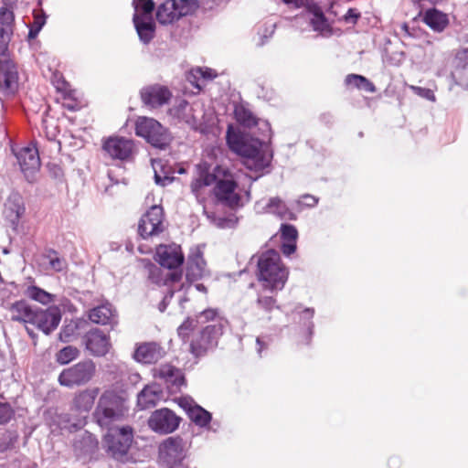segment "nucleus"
Here are the masks:
<instances>
[{
    "instance_id": "nucleus-36",
    "label": "nucleus",
    "mask_w": 468,
    "mask_h": 468,
    "mask_svg": "<svg viewBox=\"0 0 468 468\" xmlns=\"http://www.w3.org/2000/svg\"><path fill=\"white\" fill-rule=\"evenodd\" d=\"M256 307L257 309L263 312L268 319H271L270 314L274 311H280L281 308L277 304V300L272 295H267L263 292H259L258 297L256 299Z\"/></svg>"
},
{
    "instance_id": "nucleus-4",
    "label": "nucleus",
    "mask_w": 468,
    "mask_h": 468,
    "mask_svg": "<svg viewBox=\"0 0 468 468\" xmlns=\"http://www.w3.org/2000/svg\"><path fill=\"white\" fill-rule=\"evenodd\" d=\"M128 410L125 399L115 391L107 390L99 398L92 416L100 427L107 429L115 426V422L122 420Z\"/></svg>"
},
{
    "instance_id": "nucleus-49",
    "label": "nucleus",
    "mask_w": 468,
    "mask_h": 468,
    "mask_svg": "<svg viewBox=\"0 0 468 468\" xmlns=\"http://www.w3.org/2000/svg\"><path fill=\"white\" fill-rule=\"evenodd\" d=\"M17 440V435L10 431L0 437V452H5L14 447Z\"/></svg>"
},
{
    "instance_id": "nucleus-63",
    "label": "nucleus",
    "mask_w": 468,
    "mask_h": 468,
    "mask_svg": "<svg viewBox=\"0 0 468 468\" xmlns=\"http://www.w3.org/2000/svg\"><path fill=\"white\" fill-rule=\"evenodd\" d=\"M319 120L321 122H323L324 124H325L326 126H329V127L332 126L335 122L334 115L329 112H323L319 116Z\"/></svg>"
},
{
    "instance_id": "nucleus-3",
    "label": "nucleus",
    "mask_w": 468,
    "mask_h": 468,
    "mask_svg": "<svg viewBox=\"0 0 468 468\" xmlns=\"http://www.w3.org/2000/svg\"><path fill=\"white\" fill-rule=\"evenodd\" d=\"M256 275L264 290L274 292L284 288L289 270L282 261L280 253L271 249L258 257Z\"/></svg>"
},
{
    "instance_id": "nucleus-34",
    "label": "nucleus",
    "mask_w": 468,
    "mask_h": 468,
    "mask_svg": "<svg viewBox=\"0 0 468 468\" xmlns=\"http://www.w3.org/2000/svg\"><path fill=\"white\" fill-rule=\"evenodd\" d=\"M307 12L313 16L311 24L314 30H324L327 27V18L322 7L314 2L307 4Z\"/></svg>"
},
{
    "instance_id": "nucleus-46",
    "label": "nucleus",
    "mask_w": 468,
    "mask_h": 468,
    "mask_svg": "<svg viewBox=\"0 0 468 468\" xmlns=\"http://www.w3.org/2000/svg\"><path fill=\"white\" fill-rule=\"evenodd\" d=\"M47 258L48 259L49 265L56 271H62L66 267V261L64 258L58 257V253L50 249L48 250Z\"/></svg>"
},
{
    "instance_id": "nucleus-15",
    "label": "nucleus",
    "mask_w": 468,
    "mask_h": 468,
    "mask_svg": "<svg viewBox=\"0 0 468 468\" xmlns=\"http://www.w3.org/2000/svg\"><path fill=\"white\" fill-rule=\"evenodd\" d=\"M26 214V204L19 191L13 189L7 196L3 209V216L9 222L13 230L16 231L21 218Z\"/></svg>"
},
{
    "instance_id": "nucleus-39",
    "label": "nucleus",
    "mask_w": 468,
    "mask_h": 468,
    "mask_svg": "<svg viewBox=\"0 0 468 468\" xmlns=\"http://www.w3.org/2000/svg\"><path fill=\"white\" fill-rule=\"evenodd\" d=\"M199 178L202 180V184L206 186H209L213 184L217 185V181L219 179L218 175L220 172L223 173V168L220 165H216L213 173L209 172V167L207 164L203 166L199 165Z\"/></svg>"
},
{
    "instance_id": "nucleus-6",
    "label": "nucleus",
    "mask_w": 468,
    "mask_h": 468,
    "mask_svg": "<svg viewBox=\"0 0 468 468\" xmlns=\"http://www.w3.org/2000/svg\"><path fill=\"white\" fill-rule=\"evenodd\" d=\"M133 440V430L129 425L107 428L103 437L107 452L117 461H123Z\"/></svg>"
},
{
    "instance_id": "nucleus-17",
    "label": "nucleus",
    "mask_w": 468,
    "mask_h": 468,
    "mask_svg": "<svg viewBox=\"0 0 468 468\" xmlns=\"http://www.w3.org/2000/svg\"><path fill=\"white\" fill-rule=\"evenodd\" d=\"M86 350L95 357L106 356L112 346L110 336L99 328L89 330L83 336Z\"/></svg>"
},
{
    "instance_id": "nucleus-28",
    "label": "nucleus",
    "mask_w": 468,
    "mask_h": 468,
    "mask_svg": "<svg viewBox=\"0 0 468 468\" xmlns=\"http://www.w3.org/2000/svg\"><path fill=\"white\" fill-rule=\"evenodd\" d=\"M452 77L456 84L468 88V48L457 52Z\"/></svg>"
},
{
    "instance_id": "nucleus-23",
    "label": "nucleus",
    "mask_w": 468,
    "mask_h": 468,
    "mask_svg": "<svg viewBox=\"0 0 468 468\" xmlns=\"http://www.w3.org/2000/svg\"><path fill=\"white\" fill-rule=\"evenodd\" d=\"M163 398V388L159 384L146 385L137 395V407L140 410L154 408Z\"/></svg>"
},
{
    "instance_id": "nucleus-57",
    "label": "nucleus",
    "mask_w": 468,
    "mask_h": 468,
    "mask_svg": "<svg viewBox=\"0 0 468 468\" xmlns=\"http://www.w3.org/2000/svg\"><path fill=\"white\" fill-rule=\"evenodd\" d=\"M174 291L170 290L164 296L163 300L158 304V310L160 313H164L167 306L169 305L172 298L174 297Z\"/></svg>"
},
{
    "instance_id": "nucleus-24",
    "label": "nucleus",
    "mask_w": 468,
    "mask_h": 468,
    "mask_svg": "<svg viewBox=\"0 0 468 468\" xmlns=\"http://www.w3.org/2000/svg\"><path fill=\"white\" fill-rule=\"evenodd\" d=\"M73 446L79 457L91 459L99 450V441L95 435L85 431L75 441Z\"/></svg>"
},
{
    "instance_id": "nucleus-29",
    "label": "nucleus",
    "mask_w": 468,
    "mask_h": 468,
    "mask_svg": "<svg viewBox=\"0 0 468 468\" xmlns=\"http://www.w3.org/2000/svg\"><path fill=\"white\" fill-rule=\"evenodd\" d=\"M422 21L434 32H442L449 25L448 15L435 8H427L422 14Z\"/></svg>"
},
{
    "instance_id": "nucleus-35",
    "label": "nucleus",
    "mask_w": 468,
    "mask_h": 468,
    "mask_svg": "<svg viewBox=\"0 0 468 468\" xmlns=\"http://www.w3.org/2000/svg\"><path fill=\"white\" fill-rule=\"evenodd\" d=\"M187 417L200 428L207 427L212 420V414L198 404H195L193 409L189 410Z\"/></svg>"
},
{
    "instance_id": "nucleus-33",
    "label": "nucleus",
    "mask_w": 468,
    "mask_h": 468,
    "mask_svg": "<svg viewBox=\"0 0 468 468\" xmlns=\"http://www.w3.org/2000/svg\"><path fill=\"white\" fill-rule=\"evenodd\" d=\"M345 84L357 90L373 93L377 90L374 83L363 75L351 73L346 76Z\"/></svg>"
},
{
    "instance_id": "nucleus-47",
    "label": "nucleus",
    "mask_w": 468,
    "mask_h": 468,
    "mask_svg": "<svg viewBox=\"0 0 468 468\" xmlns=\"http://www.w3.org/2000/svg\"><path fill=\"white\" fill-rule=\"evenodd\" d=\"M282 241H296L298 238L297 229L288 223H282L280 228Z\"/></svg>"
},
{
    "instance_id": "nucleus-37",
    "label": "nucleus",
    "mask_w": 468,
    "mask_h": 468,
    "mask_svg": "<svg viewBox=\"0 0 468 468\" xmlns=\"http://www.w3.org/2000/svg\"><path fill=\"white\" fill-rule=\"evenodd\" d=\"M80 355V351L77 346L69 345L55 354V361L60 366H66L76 360Z\"/></svg>"
},
{
    "instance_id": "nucleus-30",
    "label": "nucleus",
    "mask_w": 468,
    "mask_h": 468,
    "mask_svg": "<svg viewBox=\"0 0 468 468\" xmlns=\"http://www.w3.org/2000/svg\"><path fill=\"white\" fill-rule=\"evenodd\" d=\"M264 213H271L282 220H296V214L280 197L269 198L264 207Z\"/></svg>"
},
{
    "instance_id": "nucleus-60",
    "label": "nucleus",
    "mask_w": 468,
    "mask_h": 468,
    "mask_svg": "<svg viewBox=\"0 0 468 468\" xmlns=\"http://www.w3.org/2000/svg\"><path fill=\"white\" fill-rule=\"evenodd\" d=\"M196 71L197 73L200 74L201 78L204 80H213L217 77V73L209 68H197Z\"/></svg>"
},
{
    "instance_id": "nucleus-18",
    "label": "nucleus",
    "mask_w": 468,
    "mask_h": 468,
    "mask_svg": "<svg viewBox=\"0 0 468 468\" xmlns=\"http://www.w3.org/2000/svg\"><path fill=\"white\" fill-rule=\"evenodd\" d=\"M15 15L5 6L0 7V57L9 56V43L14 33Z\"/></svg>"
},
{
    "instance_id": "nucleus-45",
    "label": "nucleus",
    "mask_w": 468,
    "mask_h": 468,
    "mask_svg": "<svg viewBox=\"0 0 468 468\" xmlns=\"http://www.w3.org/2000/svg\"><path fill=\"white\" fill-rule=\"evenodd\" d=\"M207 218L218 229H234L238 224L236 217H217L213 214L212 216L207 215Z\"/></svg>"
},
{
    "instance_id": "nucleus-20",
    "label": "nucleus",
    "mask_w": 468,
    "mask_h": 468,
    "mask_svg": "<svg viewBox=\"0 0 468 468\" xmlns=\"http://www.w3.org/2000/svg\"><path fill=\"white\" fill-rule=\"evenodd\" d=\"M141 99L144 104L150 108H157L166 104L172 93L165 86L154 84L144 87L140 91Z\"/></svg>"
},
{
    "instance_id": "nucleus-54",
    "label": "nucleus",
    "mask_w": 468,
    "mask_h": 468,
    "mask_svg": "<svg viewBox=\"0 0 468 468\" xmlns=\"http://www.w3.org/2000/svg\"><path fill=\"white\" fill-rule=\"evenodd\" d=\"M47 168L48 171V174L50 177L57 179V180H62L64 176V172L62 167L56 163H48L47 165Z\"/></svg>"
},
{
    "instance_id": "nucleus-51",
    "label": "nucleus",
    "mask_w": 468,
    "mask_h": 468,
    "mask_svg": "<svg viewBox=\"0 0 468 468\" xmlns=\"http://www.w3.org/2000/svg\"><path fill=\"white\" fill-rule=\"evenodd\" d=\"M179 368L176 367L172 365H163L160 367L158 370V376L160 378H163L165 381L166 379H171L174 374H176Z\"/></svg>"
},
{
    "instance_id": "nucleus-1",
    "label": "nucleus",
    "mask_w": 468,
    "mask_h": 468,
    "mask_svg": "<svg viewBox=\"0 0 468 468\" xmlns=\"http://www.w3.org/2000/svg\"><path fill=\"white\" fill-rule=\"evenodd\" d=\"M236 121L246 128L258 126L262 139L254 137L248 133L241 132L232 124L228 125L226 142L229 150L244 158V165L253 172H262L271 166L273 157L265 137L271 134V124L268 121L257 119L253 113L243 106L236 107L234 110Z\"/></svg>"
},
{
    "instance_id": "nucleus-8",
    "label": "nucleus",
    "mask_w": 468,
    "mask_h": 468,
    "mask_svg": "<svg viewBox=\"0 0 468 468\" xmlns=\"http://www.w3.org/2000/svg\"><path fill=\"white\" fill-rule=\"evenodd\" d=\"M226 319H219L217 323L203 327L190 342V353L195 357L206 356L213 351L218 344L219 337L223 335Z\"/></svg>"
},
{
    "instance_id": "nucleus-55",
    "label": "nucleus",
    "mask_w": 468,
    "mask_h": 468,
    "mask_svg": "<svg viewBox=\"0 0 468 468\" xmlns=\"http://www.w3.org/2000/svg\"><path fill=\"white\" fill-rule=\"evenodd\" d=\"M34 21L32 26L39 27L40 29L46 25L48 16L43 9L39 11H33Z\"/></svg>"
},
{
    "instance_id": "nucleus-25",
    "label": "nucleus",
    "mask_w": 468,
    "mask_h": 468,
    "mask_svg": "<svg viewBox=\"0 0 468 468\" xmlns=\"http://www.w3.org/2000/svg\"><path fill=\"white\" fill-rule=\"evenodd\" d=\"M162 356V348L154 342L139 345L133 355L134 360L143 364L156 363Z\"/></svg>"
},
{
    "instance_id": "nucleus-64",
    "label": "nucleus",
    "mask_w": 468,
    "mask_h": 468,
    "mask_svg": "<svg viewBox=\"0 0 468 468\" xmlns=\"http://www.w3.org/2000/svg\"><path fill=\"white\" fill-rule=\"evenodd\" d=\"M182 271L181 270H174L170 273L167 274L166 281H170L172 282H178L182 279Z\"/></svg>"
},
{
    "instance_id": "nucleus-10",
    "label": "nucleus",
    "mask_w": 468,
    "mask_h": 468,
    "mask_svg": "<svg viewBox=\"0 0 468 468\" xmlns=\"http://www.w3.org/2000/svg\"><path fill=\"white\" fill-rule=\"evenodd\" d=\"M186 455L185 441L179 436L169 437L159 446V458L166 468H187L183 464Z\"/></svg>"
},
{
    "instance_id": "nucleus-42",
    "label": "nucleus",
    "mask_w": 468,
    "mask_h": 468,
    "mask_svg": "<svg viewBox=\"0 0 468 468\" xmlns=\"http://www.w3.org/2000/svg\"><path fill=\"white\" fill-rule=\"evenodd\" d=\"M133 16H153L154 2L153 0H133Z\"/></svg>"
},
{
    "instance_id": "nucleus-38",
    "label": "nucleus",
    "mask_w": 468,
    "mask_h": 468,
    "mask_svg": "<svg viewBox=\"0 0 468 468\" xmlns=\"http://www.w3.org/2000/svg\"><path fill=\"white\" fill-rule=\"evenodd\" d=\"M25 294L31 300L38 302L44 305L49 304L55 301L54 294H51L36 285L28 286L25 292Z\"/></svg>"
},
{
    "instance_id": "nucleus-14",
    "label": "nucleus",
    "mask_w": 468,
    "mask_h": 468,
    "mask_svg": "<svg viewBox=\"0 0 468 468\" xmlns=\"http://www.w3.org/2000/svg\"><path fill=\"white\" fill-rule=\"evenodd\" d=\"M165 218L164 208L160 205L152 206L140 218L138 234L146 239L154 235L163 232V221Z\"/></svg>"
},
{
    "instance_id": "nucleus-32",
    "label": "nucleus",
    "mask_w": 468,
    "mask_h": 468,
    "mask_svg": "<svg viewBox=\"0 0 468 468\" xmlns=\"http://www.w3.org/2000/svg\"><path fill=\"white\" fill-rule=\"evenodd\" d=\"M99 388H87L80 391L73 399V409L78 412L88 413L93 407Z\"/></svg>"
},
{
    "instance_id": "nucleus-19",
    "label": "nucleus",
    "mask_w": 468,
    "mask_h": 468,
    "mask_svg": "<svg viewBox=\"0 0 468 468\" xmlns=\"http://www.w3.org/2000/svg\"><path fill=\"white\" fill-rule=\"evenodd\" d=\"M21 171L28 183L36 181V176L39 171L40 159L37 149H22L16 155Z\"/></svg>"
},
{
    "instance_id": "nucleus-21",
    "label": "nucleus",
    "mask_w": 468,
    "mask_h": 468,
    "mask_svg": "<svg viewBox=\"0 0 468 468\" xmlns=\"http://www.w3.org/2000/svg\"><path fill=\"white\" fill-rule=\"evenodd\" d=\"M206 264L200 249L197 248L190 251L186 267V280L189 284L203 278Z\"/></svg>"
},
{
    "instance_id": "nucleus-41",
    "label": "nucleus",
    "mask_w": 468,
    "mask_h": 468,
    "mask_svg": "<svg viewBox=\"0 0 468 468\" xmlns=\"http://www.w3.org/2000/svg\"><path fill=\"white\" fill-rule=\"evenodd\" d=\"M294 313L299 315L300 323L306 327L309 340L311 339L314 334V324L313 322V317L314 314V309L306 307L302 311H298V308H295Z\"/></svg>"
},
{
    "instance_id": "nucleus-40",
    "label": "nucleus",
    "mask_w": 468,
    "mask_h": 468,
    "mask_svg": "<svg viewBox=\"0 0 468 468\" xmlns=\"http://www.w3.org/2000/svg\"><path fill=\"white\" fill-rule=\"evenodd\" d=\"M198 324V319L187 316L183 321V323L177 327V335L182 340L183 343L186 344L188 342L191 333L197 328Z\"/></svg>"
},
{
    "instance_id": "nucleus-11",
    "label": "nucleus",
    "mask_w": 468,
    "mask_h": 468,
    "mask_svg": "<svg viewBox=\"0 0 468 468\" xmlns=\"http://www.w3.org/2000/svg\"><path fill=\"white\" fill-rule=\"evenodd\" d=\"M0 58V100L14 98L19 90L17 66L8 57Z\"/></svg>"
},
{
    "instance_id": "nucleus-52",
    "label": "nucleus",
    "mask_w": 468,
    "mask_h": 468,
    "mask_svg": "<svg viewBox=\"0 0 468 468\" xmlns=\"http://www.w3.org/2000/svg\"><path fill=\"white\" fill-rule=\"evenodd\" d=\"M318 198L310 194H304L300 197V199L296 201L298 207H314L317 205Z\"/></svg>"
},
{
    "instance_id": "nucleus-31",
    "label": "nucleus",
    "mask_w": 468,
    "mask_h": 468,
    "mask_svg": "<svg viewBox=\"0 0 468 468\" xmlns=\"http://www.w3.org/2000/svg\"><path fill=\"white\" fill-rule=\"evenodd\" d=\"M156 257V261L160 266L168 270L178 269L185 261L184 254L181 252L180 249H168L165 247L164 250L157 251Z\"/></svg>"
},
{
    "instance_id": "nucleus-61",
    "label": "nucleus",
    "mask_w": 468,
    "mask_h": 468,
    "mask_svg": "<svg viewBox=\"0 0 468 468\" xmlns=\"http://www.w3.org/2000/svg\"><path fill=\"white\" fill-rule=\"evenodd\" d=\"M200 77H201L200 74L197 73L196 69H192L188 72L186 79L194 87L200 90L201 86L198 84V80H199Z\"/></svg>"
},
{
    "instance_id": "nucleus-62",
    "label": "nucleus",
    "mask_w": 468,
    "mask_h": 468,
    "mask_svg": "<svg viewBox=\"0 0 468 468\" xmlns=\"http://www.w3.org/2000/svg\"><path fill=\"white\" fill-rule=\"evenodd\" d=\"M172 181H173V177L166 176H161L156 172H154V182L156 185L161 186H165L169 185L170 183H172Z\"/></svg>"
},
{
    "instance_id": "nucleus-58",
    "label": "nucleus",
    "mask_w": 468,
    "mask_h": 468,
    "mask_svg": "<svg viewBox=\"0 0 468 468\" xmlns=\"http://www.w3.org/2000/svg\"><path fill=\"white\" fill-rule=\"evenodd\" d=\"M360 17V13H358L354 8H349L346 15L344 16V19L346 23L356 24L357 20Z\"/></svg>"
},
{
    "instance_id": "nucleus-53",
    "label": "nucleus",
    "mask_w": 468,
    "mask_h": 468,
    "mask_svg": "<svg viewBox=\"0 0 468 468\" xmlns=\"http://www.w3.org/2000/svg\"><path fill=\"white\" fill-rule=\"evenodd\" d=\"M411 90L413 92L428 101H435V95L434 92L429 89V88H423V87H418V86H411Z\"/></svg>"
},
{
    "instance_id": "nucleus-5",
    "label": "nucleus",
    "mask_w": 468,
    "mask_h": 468,
    "mask_svg": "<svg viewBox=\"0 0 468 468\" xmlns=\"http://www.w3.org/2000/svg\"><path fill=\"white\" fill-rule=\"evenodd\" d=\"M96 372V363L90 358H86L64 368L58 377V382L68 388L82 387L93 379Z\"/></svg>"
},
{
    "instance_id": "nucleus-13",
    "label": "nucleus",
    "mask_w": 468,
    "mask_h": 468,
    "mask_svg": "<svg viewBox=\"0 0 468 468\" xmlns=\"http://www.w3.org/2000/svg\"><path fill=\"white\" fill-rule=\"evenodd\" d=\"M181 420L172 410L162 408L152 412L147 424L156 433L169 434L178 428Z\"/></svg>"
},
{
    "instance_id": "nucleus-9",
    "label": "nucleus",
    "mask_w": 468,
    "mask_h": 468,
    "mask_svg": "<svg viewBox=\"0 0 468 468\" xmlns=\"http://www.w3.org/2000/svg\"><path fill=\"white\" fill-rule=\"evenodd\" d=\"M198 6L197 0H165L157 7L156 19L161 25L173 24L193 15Z\"/></svg>"
},
{
    "instance_id": "nucleus-12",
    "label": "nucleus",
    "mask_w": 468,
    "mask_h": 468,
    "mask_svg": "<svg viewBox=\"0 0 468 468\" xmlns=\"http://www.w3.org/2000/svg\"><path fill=\"white\" fill-rule=\"evenodd\" d=\"M223 178L217 181L214 194L222 205L234 209L242 206L241 197L236 192L238 183L229 170H223Z\"/></svg>"
},
{
    "instance_id": "nucleus-7",
    "label": "nucleus",
    "mask_w": 468,
    "mask_h": 468,
    "mask_svg": "<svg viewBox=\"0 0 468 468\" xmlns=\"http://www.w3.org/2000/svg\"><path fill=\"white\" fill-rule=\"evenodd\" d=\"M135 134L144 138L152 146L160 150L166 149L173 139L167 128L148 117L138 118L135 123Z\"/></svg>"
},
{
    "instance_id": "nucleus-59",
    "label": "nucleus",
    "mask_w": 468,
    "mask_h": 468,
    "mask_svg": "<svg viewBox=\"0 0 468 468\" xmlns=\"http://www.w3.org/2000/svg\"><path fill=\"white\" fill-rule=\"evenodd\" d=\"M197 404L191 398L183 397L178 399V405L186 411L188 416L189 410L193 409V406Z\"/></svg>"
},
{
    "instance_id": "nucleus-50",
    "label": "nucleus",
    "mask_w": 468,
    "mask_h": 468,
    "mask_svg": "<svg viewBox=\"0 0 468 468\" xmlns=\"http://www.w3.org/2000/svg\"><path fill=\"white\" fill-rule=\"evenodd\" d=\"M15 415V411L8 403L0 402V424L7 423Z\"/></svg>"
},
{
    "instance_id": "nucleus-26",
    "label": "nucleus",
    "mask_w": 468,
    "mask_h": 468,
    "mask_svg": "<svg viewBox=\"0 0 468 468\" xmlns=\"http://www.w3.org/2000/svg\"><path fill=\"white\" fill-rule=\"evenodd\" d=\"M133 22L140 41L148 45L155 35V22L153 16H133Z\"/></svg>"
},
{
    "instance_id": "nucleus-2",
    "label": "nucleus",
    "mask_w": 468,
    "mask_h": 468,
    "mask_svg": "<svg viewBox=\"0 0 468 468\" xmlns=\"http://www.w3.org/2000/svg\"><path fill=\"white\" fill-rule=\"evenodd\" d=\"M11 320L24 324L35 325L44 335H49L60 324L62 313L58 306L41 308L30 304L27 300H18L11 304Z\"/></svg>"
},
{
    "instance_id": "nucleus-22",
    "label": "nucleus",
    "mask_w": 468,
    "mask_h": 468,
    "mask_svg": "<svg viewBox=\"0 0 468 468\" xmlns=\"http://www.w3.org/2000/svg\"><path fill=\"white\" fill-rule=\"evenodd\" d=\"M88 317L94 324L111 325L112 328L118 324L117 311L109 302L91 308Z\"/></svg>"
},
{
    "instance_id": "nucleus-16",
    "label": "nucleus",
    "mask_w": 468,
    "mask_h": 468,
    "mask_svg": "<svg viewBox=\"0 0 468 468\" xmlns=\"http://www.w3.org/2000/svg\"><path fill=\"white\" fill-rule=\"evenodd\" d=\"M102 150L112 158L122 162L130 161L134 152L133 140L111 136L102 144Z\"/></svg>"
},
{
    "instance_id": "nucleus-27",
    "label": "nucleus",
    "mask_w": 468,
    "mask_h": 468,
    "mask_svg": "<svg viewBox=\"0 0 468 468\" xmlns=\"http://www.w3.org/2000/svg\"><path fill=\"white\" fill-rule=\"evenodd\" d=\"M88 324L87 320L83 318H66L58 335V340L69 344L77 339L80 331Z\"/></svg>"
},
{
    "instance_id": "nucleus-43",
    "label": "nucleus",
    "mask_w": 468,
    "mask_h": 468,
    "mask_svg": "<svg viewBox=\"0 0 468 468\" xmlns=\"http://www.w3.org/2000/svg\"><path fill=\"white\" fill-rule=\"evenodd\" d=\"M165 382L170 393H176L182 387L186 386V379L181 369L174 374L171 379H166Z\"/></svg>"
},
{
    "instance_id": "nucleus-44",
    "label": "nucleus",
    "mask_w": 468,
    "mask_h": 468,
    "mask_svg": "<svg viewBox=\"0 0 468 468\" xmlns=\"http://www.w3.org/2000/svg\"><path fill=\"white\" fill-rule=\"evenodd\" d=\"M144 263V267L148 273V279L155 284H160L162 282V270L160 267L155 265L154 262H152L148 259H143L142 260Z\"/></svg>"
},
{
    "instance_id": "nucleus-56",
    "label": "nucleus",
    "mask_w": 468,
    "mask_h": 468,
    "mask_svg": "<svg viewBox=\"0 0 468 468\" xmlns=\"http://www.w3.org/2000/svg\"><path fill=\"white\" fill-rule=\"evenodd\" d=\"M296 241H282L281 250L285 256H290L296 250Z\"/></svg>"
},
{
    "instance_id": "nucleus-48",
    "label": "nucleus",
    "mask_w": 468,
    "mask_h": 468,
    "mask_svg": "<svg viewBox=\"0 0 468 468\" xmlns=\"http://www.w3.org/2000/svg\"><path fill=\"white\" fill-rule=\"evenodd\" d=\"M195 319H198L199 323H207L209 321L217 323L219 319L223 318L218 316V309L207 308L200 312Z\"/></svg>"
}]
</instances>
